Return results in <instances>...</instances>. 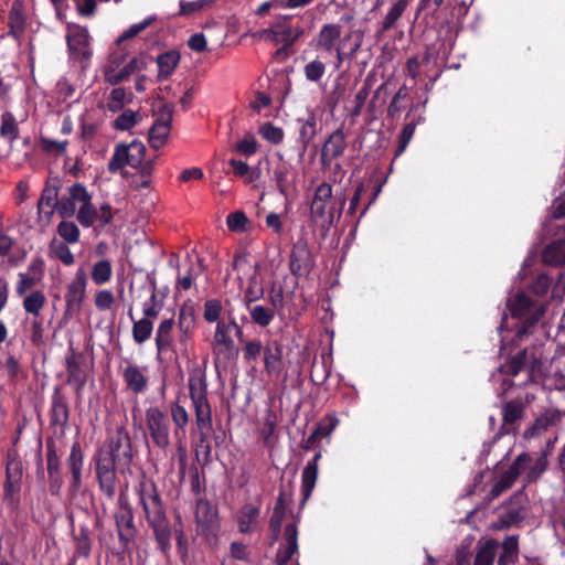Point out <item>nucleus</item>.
<instances>
[{
    "label": "nucleus",
    "mask_w": 565,
    "mask_h": 565,
    "mask_svg": "<svg viewBox=\"0 0 565 565\" xmlns=\"http://www.w3.org/2000/svg\"><path fill=\"white\" fill-rule=\"evenodd\" d=\"M134 458L131 438L124 426L117 427L108 440V450H100L94 458L95 475L100 492L113 500L117 490V469H129Z\"/></svg>",
    "instance_id": "1"
},
{
    "label": "nucleus",
    "mask_w": 565,
    "mask_h": 565,
    "mask_svg": "<svg viewBox=\"0 0 565 565\" xmlns=\"http://www.w3.org/2000/svg\"><path fill=\"white\" fill-rule=\"evenodd\" d=\"M139 500L143 508L146 520L152 529L157 548L168 558L172 547V530L167 519L160 493L153 482L140 483Z\"/></svg>",
    "instance_id": "2"
},
{
    "label": "nucleus",
    "mask_w": 565,
    "mask_h": 565,
    "mask_svg": "<svg viewBox=\"0 0 565 565\" xmlns=\"http://www.w3.org/2000/svg\"><path fill=\"white\" fill-rule=\"evenodd\" d=\"M507 307L512 318L519 319L515 327V340L521 341L525 335L532 333V329L543 317L544 306L537 300L531 299L524 292H518L508 300Z\"/></svg>",
    "instance_id": "3"
},
{
    "label": "nucleus",
    "mask_w": 565,
    "mask_h": 565,
    "mask_svg": "<svg viewBox=\"0 0 565 565\" xmlns=\"http://www.w3.org/2000/svg\"><path fill=\"white\" fill-rule=\"evenodd\" d=\"M530 501L524 490H519L504 502L497 513V519L492 523V529L497 531L509 530L511 527H521L522 523L529 518Z\"/></svg>",
    "instance_id": "4"
},
{
    "label": "nucleus",
    "mask_w": 565,
    "mask_h": 565,
    "mask_svg": "<svg viewBox=\"0 0 565 565\" xmlns=\"http://www.w3.org/2000/svg\"><path fill=\"white\" fill-rule=\"evenodd\" d=\"M23 465L17 449L11 448L6 455V479L3 482V502L11 509L20 504Z\"/></svg>",
    "instance_id": "5"
},
{
    "label": "nucleus",
    "mask_w": 565,
    "mask_h": 565,
    "mask_svg": "<svg viewBox=\"0 0 565 565\" xmlns=\"http://www.w3.org/2000/svg\"><path fill=\"white\" fill-rule=\"evenodd\" d=\"M145 423L153 445L166 450L171 444V422L168 412L159 406H150L146 409Z\"/></svg>",
    "instance_id": "6"
},
{
    "label": "nucleus",
    "mask_w": 565,
    "mask_h": 565,
    "mask_svg": "<svg viewBox=\"0 0 565 565\" xmlns=\"http://www.w3.org/2000/svg\"><path fill=\"white\" fill-rule=\"evenodd\" d=\"M195 427L191 431L196 461L204 468L212 462L210 436L213 428L212 413L195 414Z\"/></svg>",
    "instance_id": "7"
},
{
    "label": "nucleus",
    "mask_w": 565,
    "mask_h": 565,
    "mask_svg": "<svg viewBox=\"0 0 565 565\" xmlns=\"http://www.w3.org/2000/svg\"><path fill=\"white\" fill-rule=\"evenodd\" d=\"M263 33L266 36L271 35L275 42L282 43L277 51L279 53L291 47L305 34V28L299 20L295 22L292 15H280Z\"/></svg>",
    "instance_id": "8"
},
{
    "label": "nucleus",
    "mask_w": 565,
    "mask_h": 565,
    "mask_svg": "<svg viewBox=\"0 0 565 565\" xmlns=\"http://www.w3.org/2000/svg\"><path fill=\"white\" fill-rule=\"evenodd\" d=\"M194 518L196 523V533L199 535L203 536L206 541L217 539L221 523L218 519V511L215 505L205 498L198 499Z\"/></svg>",
    "instance_id": "9"
},
{
    "label": "nucleus",
    "mask_w": 565,
    "mask_h": 565,
    "mask_svg": "<svg viewBox=\"0 0 565 565\" xmlns=\"http://www.w3.org/2000/svg\"><path fill=\"white\" fill-rule=\"evenodd\" d=\"M541 366V359L537 356L535 349L523 348L516 353L510 355L505 363L501 364L499 371L509 376H516L522 371L529 374V379Z\"/></svg>",
    "instance_id": "10"
},
{
    "label": "nucleus",
    "mask_w": 565,
    "mask_h": 565,
    "mask_svg": "<svg viewBox=\"0 0 565 565\" xmlns=\"http://www.w3.org/2000/svg\"><path fill=\"white\" fill-rule=\"evenodd\" d=\"M189 395L195 414L212 413L207 399V380L205 369L195 366L189 373Z\"/></svg>",
    "instance_id": "11"
},
{
    "label": "nucleus",
    "mask_w": 565,
    "mask_h": 565,
    "mask_svg": "<svg viewBox=\"0 0 565 565\" xmlns=\"http://www.w3.org/2000/svg\"><path fill=\"white\" fill-rule=\"evenodd\" d=\"M71 409L67 396L63 393L61 386H55L52 397L51 407L49 412L50 428L53 429L55 435L63 437L68 427Z\"/></svg>",
    "instance_id": "12"
},
{
    "label": "nucleus",
    "mask_w": 565,
    "mask_h": 565,
    "mask_svg": "<svg viewBox=\"0 0 565 565\" xmlns=\"http://www.w3.org/2000/svg\"><path fill=\"white\" fill-rule=\"evenodd\" d=\"M178 344L180 352L186 354L196 328V311L191 300L184 301L178 312Z\"/></svg>",
    "instance_id": "13"
},
{
    "label": "nucleus",
    "mask_w": 565,
    "mask_h": 565,
    "mask_svg": "<svg viewBox=\"0 0 565 565\" xmlns=\"http://www.w3.org/2000/svg\"><path fill=\"white\" fill-rule=\"evenodd\" d=\"M157 20L156 15H150L142 20L139 23H135L130 25L115 42V49L109 54L108 64L105 70H118L122 64L126 63V58L128 56V51L125 46H121L122 43L129 39L135 38L147 28L153 24Z\"/></svg>",
    "instance_id": "14"
},
{
    "label": "nucleus",
    "mask_w": 565,
    "mask_h": 565,
    "mask_svg": "<svg viewBox=\"0 0 565 565\" xmlns=\"http://www.w3.org/2000/svg\"><path fill=\"white\" fill-rule=\"evenodd\" d=\"M231 318L232 312L228 311L226 317H224L222 321H218L212 342L213 353L225 359H231L238 354V348L235 345L232 333Z\"/></svg>",
    "instance_id": "15"
},
{
    "label": "nucleus",
    "mask_w": 565,
    "mask_h": 565,
    "mask_svg": "<svg viewBox=\"0 0 565 565\" xmlns=\"http://www.w3.org/2000/svg\"><path fill=\"white\" fill-rule=\"evenodd\" d=\"M315 267V258L307 239L299 238L292 245L289 256V270L296 278L308 276Z\"/></svg>",
    "instance_id": "16"
},
{
    "label": "nucleus",
    "mask_w": 565,
    "mask_h": 565,
    "mask_svg": "<svg viewBox=\"0 0 565 565\" xmlns=\"http://www.w3.org/2000/svg\"><path fill=\"white\" fill-rule=\"evenodd\" d=\"M332 198V185L328 182L320 183L316 189L310 202V217L315 222L323 221L328 225L333 223V207L328 210Z\"/></svg>",
    "instance_id": "17"
},
{
    "label": "nucleus",
    "mask_w": 565,
    "mask_h": 565,
    "mask_svg": "<svg viewBox=\"0 0 565 565\" xmlns=\"http://www.w3.org/2000/svg\"><path fill=\"white\" fill-rule=\"evenodd\" d=\"M174 105L164 103L158 108L157 119L149 131V143L153 149L161 148L168 140Z\"/></svg>",
    "instance_id": "18"
},
{
    "label": "nucleus",
    "mask_w": 565,
    "mask_h": 565,
    "mask_svg": "<svg viewBox=\"0 0 565 565\" xmlns=\"http://www.w3.org/2000/svg\"><path fill=\"white\" fill-rule=\"evenodd\" d=\"M66 466L71 475L67 491L71 498H76L83 484L82 476L84 466V454L78 441L72 444L70 455L66 459Z\"/></svg>",
    "instance_id": "19"
},
{
    "label": "nucleus",
    "mask_w": 565,
    "mask_h": 565,
    "mask_svg": "<svg viewBox=\"0 0 565 565\" xmlns=\"http://www.w3.org/2000/svg\"><path fill=\"white\" fill-rule=\"evenodd\" d=\"M170 414L174 424L173 438L178 443V449L183 452L179 458L180 472L184 473L186 467V456L184 446L182 444V438L185 435V428L189 425L190 417L185 407L179 403H172L170 405Z\"/></svg>",
    "instance_id": "20"
},
{
    "label": "nucleus",
    "mask_w": 565,
    "mask_h": 565,
    "mask_svg": "<svg viewBox=\"0 0 565 565\" xmlns=\"http://www.w3.org/2000/svg\"><path fill=\"white\" fill-rule=\"evenodd\" d=\"M68 30L66 43L71 54L82 62L88 61L92 56L88 30L79 25H68Z\"/></svg>",
    "instance_id": "21"
},
{
    "label": "nucleus",
    "mask_w": 565,
    "mask_h": 565,
    "mask_svg": "<svg viewBox=\"0 0 565 565\" xmlns=\"http://www.w3.org/2000/svg\"><path fill=\"white\" fill-rule=\"evenodd\" d=\"M60 179L58 178H50L44 189L42 190L41 196L38 202V214L39 218L49 223L55 212V206L57 205V196L60 191Z\"/></svg>",
    "instance_id": "22"
},
{
    "label": "nucleus",
    "mask_w": 565,
    "mask_h": 565,
    "mask_svg": "<svg viewBox=\"0 0 565 565\" xmlns=\"http://www.w3.org/2000/svg\"><path fill=\"white\" fill-rule=\"evenodd\" d=\"M46 470L49 491L51 495L58 497L63 486L61 472V460L57 455L55 443L52 439L46 440Z\"/></svg>",
    "instance_id": "23"
},
{
    "label": "nucleus",
    "mask_w": 565,
    "mask_h": 565,
    "mask_svg": "<svg viewBox=\"0 0 565 565\" xmlns=\"http://www.w3.org/2000/svg\"><path fill=\"white\" fill-rule=\"evenodd\" d=\"M282 300V290L280 289L276 296L270 297V305L248 303L245 308L249 313L250 321L259 327H268L275 319L277 302Z\"/></svg>",
    "instance_id": "24"
},
{
    "label": "nucleus",
    "mask_w": 565,
    "mask_h": 565,
    "mask_svg": "<svg viewBox=\"0 0 565 565\" xmlns=\"http://www.w3.org/2000/svg\"><path fill=\"white\" fill-rule=\"evenodd\" d=\"M28 22V14L25 8V0H13L8 13V32L7 36L21 42Z\"/></svg>",
    "instance_id": "25"
},
{
    "label": "nucleus",
    "mask_w": 565,
    "mask_h": 565,
    "mask_svg": "<svg viewBox=\"0 0 565 565\" xmlns=\"http://www.w3.org/2000/svg\"><path fill=\"white\" fill-rule=\"evenodd\" d=\"M174 326L175 321L173 318L162 319L158 324L154 338L158 358L167 352L177 354L178 350L180 351L178 340L174 341L173 338Z\"/></svg>",
    "instance_id": "26"
},
{
    "label": "nucleus",
    "mask_w": 565,
    "mask_h": 565,
    "mask_svg": "<svg viewBox=\"0 0 565 565\" xmlns=\"http://www.w3.org/2000/svg\"><path fill=\"white\" fill-rule=\"evenodd\" d=\"M86 284L87 279L85 273L82 269H78L65 294L67 313L75 315L81 311L85 298Z\"/></svg>",
    "instance_id": "27"
},
{
    "label": "nucleus",
    "mask_w": 565,
    "mask_h": 565,
    "mask_svg": "<svg viewBox=\"0 0 565 565\" xmlns=\"http://www.w3.org/2000/svg\"><path fill=\"white\" fill-rule=\"evenodd\" d=\"M347 149V141L343 130L337 129L334 130L328 139L324 141L320 162L322 168H329L333 160L340 158Z\"/></svg>",
    "instance_id": "28"
},
{
    "label": "nucleus",
    "mask_w": 565,
    "mask_h": 565,
    "mask_svg": "<svg viewBox=\"0 0 565 565\" xmlns=\"http://www.w3.org/2000/svg\"><path fill=\"white\" fill-rule=\"evenodd\" d=\"M83 364L84 358L82 354H75L72 352L66 356V383L73 386L77 394L83 391L87 382V373Z\"/></svg>",
    "instance_id": "29"
},
{
    "label": "nucleus",
    "mask_w": 565,
    "mask_h": 565,
    "mask_svg": "<svg viewBox=\"0 0 565 565\" xmlns=\"http://www.w3.org/2000/svg\"><path fill=\"white\" fill-rule=\"evenodd\" d=\"M525 405L521 399L504 402L501 406L502 426L501 434H515L518 423L523 418Z\"/></svg>",
    "instance_id": "30"
},
{
    "label": "nucleus",
    "mask_w": 565,
    "mask_h": 565,
    "mask_svg": "<svg viewBox=\"0 0 565 565\" xmlns=\"http://www.w3.org/2000/svg\"><path fill=\"white\" fill-rule=\"evenodd\" d=\"M321 459V452L318 451L311 460H309L301 473V501L300 507H305L316 487L318 479V462Z\"/></svg>",
    "instance_id": "31"
},
{
    "label": "nucleus",
    "mask_w": 565,
    "mask_h": 565,
    "mask_svg": "<svg viewBox=\"0 0 565 565\" xmlns=\"http://www.w3.org/2000/svg\"><path fill=\"white\" fill-rule=\"evenodd\" d=\"M264 366L268 375L278 376L284 370L282 344L271 340L264 347Z\"/></svg>",
    "instance_id": "32"
},
{
    "label": "nucleus",
    "mask_w": 565,
    "mask_h": 565,
    "mask_svg": "<svg viewBox=\"0 0 565 565\" xmlns=\"http://www.w3.org/2000/svg\"><path fill=\"white\" fill-rule=\"evenodd\" d=\"M147 367L128 364L122 371V379L127 388L134 394H142L148 388Z\"/></svg>",
    "instance_id": "33"
},
{
    "label": "nucleus",
    "mask_w": 565,
    "mask_h": 565,
    "mask_svg": "<svg viewBox=\"0 0 565 565\" xmlns=\"http://www.w3.org/2000/svg\"><path fill=\"white\" fill-rule=\"evenodd\" d=\"M73 541H74V552L70 559H74V564H76L77 559L89 558L92 554L93 541L90 539V530L86 524H82L79 526V532L74 533V523L71 521Z\"/></svg>",
    "instance_id": "34"
},
{
    "label": "nucleus",
    "mask_w": 565,
    "mask_h": 565,
    "mask_svg": "<svg viewBox=\"0 0 565 565\" xmlns=\"http://www.w3.org/2000/svg\"><path fill=\"white\" fill-rule=\"evenodd\" d=\"M342 26L335 23L322 25L317 35V49L332 53L341 41Z\"/></svg>",
    "instance_id": "35"
},
{
    "label": "nucleus",
    "mask_w": 565,
    "mask_h": 565,
    "mask_svg": "<svg viewBox=\"0 0 565 565\" xmlns=\"http://www.w3.org/2000/svg\"><path fill=\"white\" fill-rule=\"evenodd\" d=\"M561 420L558 411L546 409L524 430V438L537 437Z\"/></svg>",
    "instance_id": "36"
},
{
    "label": "nucleus",
    "mask_w": 565,
    "mask_h": 565,
    "mask_svg": "<svg viewBox=\"0 0 565 565\" xmlns=\"http://www.w3.org/2000/svg\"><path fill=\"white\" fill-rule=\"evenodd\" d=\"M299 122L301 124V126L299 128V136L297 141L300 145L299 157L301 159L307 152L310 142L317 136L318 121L316 115L313 113H310L305 120H299Z\"/></svg>",
    "instance_id": "37"
},
{
    "label": "nucleus",
    "mask_w": 565,
    "mask_h": 565,
    "mask_svg": "<svg viewBox=\"0 0 565 565\" xmlns=\"http://www.w3.org/2000/svg\"><path fill=\"white\" fill-rule=\"evenodd\" d=\"M180 53L175 50H170L158 55L156 60L158 65V82L167 81L172 75L180 62Z\"/></svg>",
    "instance_id": "38"
},
{
    "label": "nucleus",
    "mask_w": 565,
    "mask_h": 565,
    "mask_svg": "<svg viewBox=\"0 0 565 565\" xmlns=\"http://www.w3.org/2000/svg\"><path fill=\"white\" fill-rule=\"evenodd\" d=\"M129 151V147H126V143L116 145L114 153L107 164V169L110 173H117L127 166L134 169L138 168Z\"/></svg>",
    "instance_id": "39"
},
{
    "label": "nucleus",
    "mask_w": 565,
    "mask_h": 565,
    "mask_svg": "<svg viewBox=\"0 0 565 565\" xmlns=\"http://www.w3.org/2000/svg\"><path fill=\"white\" fill-rule=\"evenodd\" d=\"M260 514L259 507L252 503L244 504L237 516L238 531L244 534L252 533Z\"/></svg>",
    "instance_id": "40"
},
{
    "label": "nucleus",
    "mask_w": 565,
    "mask_h": 565,
    "mask_svg": "<svg viewBox=\"0 0 565 565\" xmlns=\"http://www.w3.org/2000/svg\"><path fill=\"white\" fill-rule=\"evenodd\" d=\"M501 552L498 557V565H512L519 559V535L507 536L501 545Z\"/></svg>",
    "instance_id": "41"
},
{
    "label": "nucleus",
    "mask_w": 565,
    "mask_h": 565,
    "mask_svg": "<svg viewBox=\"0 0 565 565\" xmlns=\"http://www.w3.org/2000/svg\"><path fill=\"white\" fill-rule=\"evenodd\" d=\"M545 265L554 267L565 266V239H558L548 244L542 253Z\"/></svg>",
    "instance_id": "42"
},
{
    "label": "nucleus",
    "mask_w": 565,
    "mask_h": 565,
    "mask_svg": "<svg viewBox=\"0 0 565 565\" xmlns=\"http://www.w3.org/2000/svg\"><path fill=\"white\" fill-rule=\"evenodd\" d=\"M0 137L12 146L20 137V128L15 116L11 111L1 114Z\"/></svg>",
    "instance_id": "43"
},
{
    "label": "nucleus",
    "mask_w": 565,
    "mask_h": 565,
    "mask_svg": "<svg viewBox=\"0 0 565 565\" xmlns=\"http://www.w3.org/2000/svg\"><path fill=\"white\" fill-rule=\"evenodd\" d=\"M128 316L132 320V339L137 344L148 341L153 331V321L147 318L134 319L132 309L128 310Z\"/></svg>",
    "instance_id": "44"
},
{
    "label": "nucleus",
    "mask_w": 565,
    "mask_h": 565,
    "mask_svg": "<svg viewBox=\"0 0 565 565\" xmlns=\"http://www.w3.org/2000/svg\"><path fill=\"white\" fill-rule=\"evenodd\" d=\"M424 120L425 117L420 114L417 116V118H413L411 121L404 125L398 136V143L394 154L395 158L404 153L415 134L417 125L423 122Z\"/></svg>",
    "instance_id": "45"
},
{
    "label": "nucleus",
    "mask_w": 565,
    "mask_h": 565,
    "mask_svg": "<svg viewBox=\"0 0 565 565\" xmlns=\"http://www.w3.org/2000/svg\"><path fill=\"white\" fill-rule=\"evenodd\" d=\"M499 550V542L491 539L486 541L477 551L473 565H493Z\"/></svg>",
    "instance_id": "46"
},
{
    "label": "nucleus",
    "mask_w": 565,
    "mask_h": 565,
    "mask_svg": "<svg viewBox=\"0 0 565 565\" xmlns=\"http://www.w3.org/2000/svg\"><path fill=\"white\" fill-rule=\"evenodd\" d=\"M409 0H396L382 21L380 31L387 32L395 28L396 22L401 19L406 8L408 7Z\"/></svg>",
    "instance_id": "47"
},
{
    "label": "nucleus",
    "mask_w": 565,
    "mask_h": 565,
    "mask_svg": "<svg viewBox=\"0 0 565 565\" xmlns=\"http://www.w3.org/2000/svg\"><path fill=\"white\" fill-rule=\"evenodd\" d=\"M46 302L45 295L42 290H33L24 297L22 306L26 313L32 315L34 318L40 316L41 310Z\"/></svg>",
    "instance_id": "48"
},
{
    "label": "nucleus",
    "mask_w": 565,
    "mask_h": 565,
    "mask_svg": "<svg viewBox=\"0 0 565 565\" xmlns=\"http://www.w3.org/2000/svg\"><path fill=\"white\" fill-rule=\"evenodd\" d=\"M68 243L57 241L53 238L49 245V253L52 257L58 259L65 266H71L74 264V255L72 254Z\"/></svg>",
    "instance_id": "49"
},
{
    "label": "nucleus",
    "mask_w": 565,
    "mask_h": 565,
    "mask_svg": "<svg viewBox=\"0 0 565 565\" xmlns=\"http://www.w3.org/2000/svg\"><path fill=\"white\" fill-rule=\"evenodd\" d=\"M117 534H118L120 551L114 553V555H116V556H118L120 558L125 554L130 555L132 546L136 543L137 534H138V530H137L136 525L131 526L129 529L118 530Z\"/></svg>",
    "instance_id": "50"
},
{
    "label": "nucleus",
    "mask_w": 565,
    "mask_h": 565,
    "mask_svg": "<svg viewBox=\"0 0 565 565\" xmlns=\"http://www.w3.org/2000/svg\"><path fill=\"white\" fill-rule=\"evenodd\" d=\"M331 375V365L328 363L324 356L321 361H313L310 370V380L316 385H322Z\"/></svg>",
    "instance_id": "51"
},
{
    "label": "nucleus",
    "mask_w": 565,
    "mask_h": 565,
    "mask_svg": "<svg viewBox=\"0 0 565 565\" xmlns=\"http://www.w3.org/2000/svg\"><path fill=\"white\" fill-rule=\"evenodd\" d=\"M113 269L111 264L107 259L98 260L92 268V279L96 285H104L111 278Z\"/></svg>",
    "instance_id": "52"
},
{
    "label": "nucleus",
    "mask_w": 565,
    "mask_h": 565,
    "mask_svg": "<svg viewBox=\"0 0 565 565\" xmlns=\"http://www.w3.org/2000/svg\"><path fill=\"white\" fill-rule=\"evenodd\" d=\"M215 0H194V1H184L181 0L179 6V12L175 13V17H190L196 12L204 10L205 8L211 7Z\"/></svg>",
    "instance_id": "53"
},
{
    "label": "nucleus",
    "mask_w": 565,
    "mask_h": 565,
    "mask_svg": "<svg viewBox=\"0 0 565 565\" xmlns=\"http://www.w3.org/2000/svg\"><path fill=\"white\" fill-rule=\"evenodd\" d=\"M203 318L207 323H218L222 321L221 313L223 311V305L220 299L213 298L204 302Z\"/></svg>",
    "instance_id": "54"
},
{
    "label": "nucleus",
    "mask_w": 565,
    "mask_h": 565,
    "mask_svg": "<svg viewBox=\"0 0 565 565\" xmlns=\"http://www.w3.org/2000/svg\"><path fill=\"white\" fill-rule=\"evenodd\" d=\"M249 220L243 211H235L227 215L226 225L230 231L245 233L249 228Z\"/></svg>",
    "instance_id": "55"
},
{
    "label": "nucleus",
    "mask_w": 565,
    "mask_h": 565,
    "mask_svg": "<svg viewBox=\"0 0 565 565\" xmlns=\"http://www.w3.org/2000/svg\"><path fill=\"white\" fill-rule=\"evenodd\" d=\"M116 530L129 529L135 526L134 512L128 502L120 501V510L115 513Z\"/></svg>",
    "instance_id": "56"
},
{
    "label": "nucleus",
    "mask_w": 565,
    "mask_h": 565,
    "mask_svg": "<svg viewBox=\"0 0 565 565\" xmlns=\"http://www.w3.org/2000/svg\"><path fill=\"white\" fill-rule=\"evenodd\" d=\"M140 120V115L138 111H134L131 109L124 110L114 121V127L117 130L126 131L130 128L135 127Z\"/></svg>",
    "instance_id": "57"
},
{
    "label": "nucleus",
    "mask_w": 565,
    "mask_h": 565,
    "mask_svg": "<svg viewBox=\"0 0 565 565\" xmlns=\"http://www.w3.org/2000/svg\"><path fill=\"white\" fill-rule=\"evenodd\" d=\"M135 74L128 63L122 64L118 70H105V81L110 85H118Z\"/></svg>",
    "instance_id": "58"
},
{
    "label": "nucleus",
    "mask_w": 565,
    "mask_h": 565,
    "mask_svg": "<svg viewBox=\"0 0 565 565\" xmlns=\"http://www.w3.org/2000/svg\"><path fill=\"white\" fill-rule=\"evenodd\" d=\"M57 234L68 244H75L79 239V228L74 222L62 221L57 225Z\"/></svg>",
    "instance_id": "59"
},
{
    "label": "nucleus",
    "mask_w": 565,
    "mask_h": 565,
    "mask_svg": "<svg viewBox=\"0 0 565 565\" xmlns=\"http://www.w3.org/2000/svg\"><path fill=\"white\" fill-rule=\"evenodd\" d=\"M97 209L93 205L92 201L82 204L77 211V221L84 227H90L94 225L97 218Z\"/></svg>",
    "instance_id": "60"
},
{
    "label": "nucleus",
    "mask_w": 565,
    "mask_h": 565,
    "mask_svg": "<svg viewBox=\"0 0 565 565\" xmlns=\"http://www.w3.org/2000/svg\"><path fill=\"white\" fill-rule=\"evenodd\" d=\"M258 134L273 145H279L284 140V130L271 122L263 124L258 129Z\"/></svg>",
    "instance_id": "61"
},
{
    "label": "nucleus",
    "mask_w": 565,
    "mask_h": 565,
    "mask_svg": "<svg viewBox=\"0 0 565 565\" xmlns=\"http://www.w3.org/2000/svg\"><path fill=\"white\" fill-rule=\"evenodd\" d=\"M326 64L320 60H313L303 67V74L310 82L318 83L326 74Z\"/></svg>",
    "instance_id": "62"
},
{
    "label": "nucleus",
    "mask_w": 565,
    "mask_h": 565,
    "mask_svg": "<svg viewBox=\"0 0 565 565\" xmlns=\"http://www.w3.org/2000/svg\"><path fill=\"white\" fill-rule=\"evenodd\" d=\"M533 462V458L531 455L526 452L520 454L513 463L509 467L505 472H508L510 476L513 475V479H518L519 476L524 472L526 469L530 470V465Z\"/></svg>",
    "instance_id": "63"
},
{
    "label": "nucleus",
    "mask_w": 565,
    "mask_h": 565,
    "mask_svg": "<svg viewBox=\"0 0 565 565\" xmlns=\"http://www.w3.org/2000/svg\"><path fill=\"white\" fill-rule=\"evenodd\" d=\"M364 39V32L361 30H354L345 34L344 38L341 39V44L347 46L349 43V55H356L360 51Z\"/></svg>",
    "instance_id": "64"
}]
</instances>
